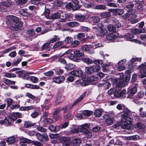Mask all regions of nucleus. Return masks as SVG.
I'll return each instance as SVG.
<instances>
[{
	"label": "nucleus",
	"mask_w": 146,
	"mask_h": 146,
	"mask_svg": "<svg viewBox=\"0 0 146 146\" xmlns=\"http://www.w3.org/2000/svg\"><path fill=\"white\" fill-rule=\"evenodd\" d=\"M134 11L133 9L129 10L127 13L124 14L122 16V18L124 19L128 18L129 21H130L132 24H134L138 21L137 19H136L137 15L134 13Z\"/></svg>",
	"instance_id": "obj_1"
},
{
	"label": "nucleus",
	"mask_w": 146,
	"mask_h": 146,
	"mask_svg": "<svg viewBox=\"0 0 146 146\" xmlns=\"http://www.w3.org/2000/svg\"><path fill=\"white\" fill-rule=\"evenodd\" d=\"M133 71V70L130 69L127 70L125 72V80H123V74H121V77L120 79L117 81V83H118L119 86H125L127 85V82L130 80V78L131 75L130 73H131Z\"/></svg>",
	"instance_id": "obj_2"
},
{
	"label": "nucleus",
	"mask_w": 146,
	"mask_h": 146,
	"mask_svg": "<svg viewBox=\"0 0 146 146\" xmlns=\"http://www.w3.org/2000/svg\"><path fill=\"white\" fill-rule=\"evenodd\" d=\"M7 21L6 23L8 25H12L14 22H16L14 24L16 27L21 26L23 24V23L21 21H18L19 18L13 15L7 16Z\"/></svg>",
	"instance_id": "obj_3"
},
{
	"label": "nucleus",
	"mask_w": 146,
	"mask_h": 146,
	"mask_svg": "<svg viewBox=\"0 0 146 146\" xmlns=\"http://www.w3.org/2000/svg\"><path fill=\"white\" fill-rule=\"evenodd\" d=\"M86 92H84L71 106L67 105L66 106H65L61 109V110L63 111L64 113L69 111L71 110L72 107L76 104L82 100L84 97L86 96Z\"/></svg>",
	"instance_id": "obj_4"
},
{
	"label": "nucleus",
	"mask_w": 146,
	"mask_h": 146,
	"mask_svg": "<svg viewBox=\"0 0 146 146\" xmlns=\"http://www.w3.org/2000/svg\"><path fill=\"white\" fill-rule=\"evenodd\" d=\"M121 89L119 88H114L115 91L114 93L113 98H124L126 97V90H123L120 91Z\"/></svg>",
	"instance_id": "obj_5"
},
{
	"label": "nucleus",
	"mask_w": 146,
	"mask_h": 146,
	"mask_svg": "<svg viewBox=\"0 0 146 146\" xmlns=\"http://www.w3.org/2000/svg\"><path fill=\"white\" fill-rule=\"evenodd\" d=\"M89 127V125L88 124H85L82 125L81 126L80 132L86 134L87 137H90L92 136V132L87 129Z\"/></svg>",
	"instance_id": "obj_6"
},
{
	"label": "nucleus",
	"mask_w": 146,
	"mask_h": 146,
	"mask_svg": "<svg viewBox=\"0 0 146 146\" xmlns=\"http://www.w3.org/2000/svg\"><path fill=\"white\" fill-rule=\"evenodd\" d=\"M137 91V86H135L132 88L128 90L127 94L128 95L127 96V98H133V96L136 93Z\"/></svg>",
	"instance_id": "obj_7"
},
{
	"label": "nucleus",
	"mask_w": 146,
	"mask_h": 146,
	"mask_svg": "<svg viewBox=\"0 0 146 146\" xmlns=\"http://www.w3.org/2000/svg\"><path fill=\"white\" fill-rule=\"evenodd\" d=\"M144 95V92L141 91L137 92V94L133 98V101L136 104L139 103V100L142 98Z\"/></svg>",
	"instance_id": "obj_8"
},
{
	"label": "nucleus",
	"mask_w": 146,
	"mask_h": 146,
	"mask_svg": "<svg viewBox=\"0 0 146 146\" xmlns=\"http://www.w3.org/2000/svg\"><path fill=\"white\" fill-rule=\"evenodd\" d=\"M139 68L141 78L146 77V62L139 66Z\"/></svg>",
	"instance_id": "obj_9"
},
{
	"label": "nucleus",
	"mask_w": 146,
	"mask_h": 146,
	"mask_svg": "<svg viewBox=\"0 0 146 146\" xmlns=\"http://www.w3.org/2000/svg\"><path fill=\"white\" fill-rule=\"evenodd\" d=\"M75 16L78 21L80 22H82L88 18L89 15L88 14L82 15L81 14H78L76 15Z\"/></svg>",
	"instance_id": "obj_10"
},
{
	"label": "nucleus",
	"mask_w": 146,
	"mask_h": 146,
	"mask_svg": "<svg viewBox=\"0 0 146 146\" xmlns=\"http://www.w3.org/2000/svg\"><path fill=\"white\" fill-rule=\"evenodd\" d=\"M36 135L38 139L42 143H44L49 140L48 136L46 135H43L38 133Z\"/></svg>",
	"instance_id": "obj_11"
},
{
	"label": "nucleus",
	"mask_w": 146,
	"mask_h": 146,
	"mask_svg": "<svg viewBox=\"0 0 146 146\" xmlns=\"http://www.w3.org/2000/svg\"><path fill=\"white\" fill-rule=\"evenodd\" d=\"M36 135L38 139L42 143H44L49 140L48 136L46 135H43L38 133Z\"/></svg>",
	"instance_id": "obj_12"
},
{
	"label": "nucleus",
	"mask_w": 146,
	"mask_h": 146,
	"mask_svg": "<svg viewBox=\"0 0 146 146\" xmlns=\"http://www.w3.org/2000/svg\"><path fill=\"white\" fill-rule=\"evenodd\" d=\"M118 36V34L117 33H112L108 34L106 36L107 40L111 41L115 40Z\"/></svg>",
	"instance_id": "obj_13"
},
{
	"label": "nucleus",
	"mask_w": 146,
	"mask_h": 146,
	"mask_svg": "<svg viewBox=\"0 0 146 146\" xmlns=\"http://www.w3.org/2000/svg\"><path fill=\"white\" fill-rule=\"evenodd\" d=\"M125 38L127 40H129L130 41H134L136 43H140L141 42L140 41L138 40H137L135 39H132L133 38V34L131 33H127L125 35Z\"/></svg>",
	"instance_id": "obj_14"
},
{
	"label": "nucleus",
	"mask_w": 146,
	"mask_h": 146,
	"mask_svg": "<svg viewBox=\"0 0 146 146\" xmlns=\"http://www.w3.org/2000/svg\"><path fill=\"white\" fill-rule=\"evenodd\" d=\"M70 75L75 77L81 76L83 74V72L81 70H74L70 73Z\"/></svg>",
	"instance_id": "obj_15"
},
{
	"label": "nucleus",
	"mask_w": 146,
	"mask_h": 146,
	"mask_svg": "<svg viewBox=\"0 0 146 146\" xmlns=\"http://www.w3.org/2000/svg\"><path fill=\"white\" fill-rule=\"evenodd\" d=\"M82 83V86H85L88 85L90 82V77L87 76H83L81 79Z\"/></svg>",
	"instance_id": "obj_16"
},
{
	"label": "nucleus",
	"mask_w": 146,
	"mask_h": 146,
	"mask_svg": "<svg viewBox=\"0 0 146 146\" xmlns=\"http://www.w3.org/2000/svg\"><path fill=\"white\" fill-rule=\"evenodd\" d=\"M65 80L64 76H60L54 78L53 79V81L55 83L60 84L63 82Z\"/></svg>",
	"instance_id": "obj_17"
},
{
	"label": "nucleus",
	"mask_w": 146,
	"mask_h": 146,
	"mask_svg": "<svg viewBox=\"0 0 146 146\" xmlns=\"http://www.w3.org/2000/svg\"><path fill=\"white\" fill-rule=\"evenodd\" d=\"M131 111L127 108H124L123 110V113L121 115V117L123 118L129 116L131 114Z\"/></svg>",
	"instance_id": "obj_18"
},
{
	"label": "nucleus",
	"mask_w": 146,
	"mask_h": 146,
	"mask_svg": "<svg viewBox=\"0 0 146 146\" xmlns=\"http://www.w3.org/2000/svg\"><path fill=\"white\" fill-rule=\"evenodd\" d=\"M108 32L106 28H103L101 26V29L98 32V35L100 36H104Z\"/></svg>",
	"instance_id": "obj_19"
},
{
	"label": "nucleus",
	"mask_w": 146,
	"mask_h": 146,
	"mask_svg": "<svg viewBox=\"0 0 146 146\" xmlns=\"http://www.w3.org/2000/svg\"><path fill=\"white\" fill-rule=\"evenodd\" d=\"M66 25L68 26L71 27H75L78 26L79 23L78 22L75 21H72L67 23Z\"/></svg>",
	"instance_id": "obj_20"
},
{
	"label": "nucleus",
	"mask_w": 146,
	"mask_h": 146,
	"mask_svg": "<svg viewBox=\"0 0 146 146\" xmlns=\"http://www.w3.org/2000/svg\"><path fill=\"white\" fill-rule=\"evenodd\" d=\"M74 54L76 58L82 57L84 54L83 52L80 50H76L74 51Z\"/></svg>",
	"instance_id": "obj_21"
},
{
	"label": "nucleus",
	"mask_w": 146,
	"mask_h": 146,
	"mask_svg": "<svg viewBox=\"0 0 146 146\" xmlns=\"http://www.w3.org/2000/svg\"><path fill=\"white\" fill-rule=\"evenodd\" d=\"M101 26H102L101 24H99L97 25L93 26V31L96 33L97 35H98V32L100 29H101Z\"/></svg>",
	"instance_id": "obj_22"
},
{
	"label": "nucleus",
	"mask_w": 146,
	"mask_h": 146,
	"mask_svg": "<svg viewBox=\"0 0 146 146\" xmlns=\"http://www.w3.org/2000/svg\"><path fill=\"white\" fill-rule=\"evenodd\" d=\"M24 125L26 128L35 127L36 124L32 123L31 122L29 121H26L25 122Z\"/></svg>",
	"instance_id": "obj_23"
},
{
	"label": "nucleus",
	"mask_w": 146,
	"mask_h": 146,
	"mask_svg": "<svg viewBox=\"0 0 146 146\" xmlns=\"http://www.w3.org/2000/svg\"><path fill=\"white\" fill-rule=\"evenodd\" d=\"M85 35L84 33H80L78 34L77 37L79 40L80 41H84L85 40Z\"/></svg>",
	"instance_id": "obj_24"
},
{
	"label": "nucleus",
	"mask_w": 146,
	"mask_h": 146,
	"mask_svg": "<svg viewBox=\"0 0 146 146\" xmlns=\"http://www.w3.org/2000/svg\"><path fill=\"white\" fill-rule=\"evenodd\" d=\"M22 57L21 56H17L14 59L13 64L14 65H17L19 64L22 60Z\"/></svg>",
	"instance_id": "obj_25"
},
{
	"label": "nucleus",
	"mask_w": 146,
	"mask_h": 146,
	"mask_svg": "<svg viewBox=\"0 0 146 146\" xmlns=\"http://www.w3.org/2000/svg\"><path fill=\"white\" fill-rule=\"evenodd\" d=\"M61 17L60 14L58 12H56L53 14L50 17V19H56L60 18Z\"/></svg>",
	"instance_id": "obj_26"
},
{
	"label": "nucleus",
	"mask_w": 146,
	"mask_h": 146,
	"mask_svg": "<svg viewBox=\"0 0 146 146\" xmlns=\"http://www.w3.org/2000/svg\"><path fill=\"white\" fill-rule=\"evenodd\" d=\"M49 43L46 42L42 46L41 50H45L46 51H49L50 49V46H49Z\"/></svg>",
	"instance_id": "obj_27"
},
{
	"label": "nucleus",
	"mask_w": 146,
	"mask_h": 146,
	"mask_svg": "<svg viewBox=\"0 0 146 146\" xmlns=\"http://www.w3.org/2000/svg\"><path fill=\"white\" fill-rule=\"evenodd\" d=\"M27 33L29 38H30V40H32L33 38L32 36L35 33V31L31 29L27 31Z\"/></svg>",
	"instance_id": "obj_28"
},
{
	"label": "nucleus",
	"mask_w": 146,
	"mask_h": 146,
	"mask_svg": "<svg viewBox=\"0 0 146 146\" xmlns=\"http://www.w3.org/2000/svg\"><path fill=\"white\" fill-rule=\"evenodd\" d=\"M60 40V38L59 37L57 36L54 35L53 37L50 39L48 41L49 44L53 43L56 41H58Z\"/></svg>",
	"instance_id": "obj_29"
},
{
	"label": "nucleus",
	"mask_w": 146,
	"mask_h": 146,
	"mask_svg": "<svg viewBox=\"0 0 146 146\" xmlns=\"http://www.w3.org/2000/svg\"><path fill=\"white\" fill-rule=\"evenodd\" d=\"M34 107L33 106L21 107L20 108V110L22 111H29L30 110H33L34 109Z\"/></svg>",
	"instance_id": "obj_30"
},
{
	"label": "nucleus",
	"mask_w": 146,
	"mask_h": 146,
	"mask_svg": "<svg viewBox=\"0 0 146 146\" xmlns=\"http://www.w3.org/2000/svg\"><path fill=\"white\" fill-rule=\"evenodd\" d=\"M81 143V141L80 139L76 138L72 140V144L74 146H77L79 145Z\"/></svg>",
	"instance_id": "obj_31"
},
{
	"label": "nucleus",
	"mask_w": 146,
	"mask_h": 146,
	"mask_svg": "<svg viewBox=\"0 0 146 146\" xmlns=\"http://www.w3.org/2000/svg\"><path fill=\"white\" fill-rule=\"evenodd\" d=\"M85 8L90 9H95V6L94 4L93 3H85L84 5Z\"/></svg>",
	"instance_id": "obj_32"
},
{
	"label": "nucleus",
	"mask_w": 146,
	"mask_h": 146,
	"mask_svg": "<svg viewBox=\"0 0 146 146\" xmlns=\"http://www.w3.org/2000/svg\"><path fill=\"white\" fill-rule=\"evenodd\" d=\"M102 115V111L101 109H97L95 110L94 115L97 117H100Z\"/></svg>",
	"instance_id": "obj_33"
},
{
	"label": "nucleus",
	"mask_w": 146,
	"mask_h": 146,
	"mask_svg": "<svg viewBox=\"0 0 146 146\" xmlns=\"http://www.w3.org/2000/svg\"><path fill=\"white\" fill-rule=\"evenodd\" d=\"M82 48L83 50L88 51H89L92 47L91 45H84L82 46Z\"/></svg>",
	"instance_id": "obj_34"
},
{
	"label": "nucleus",
	"mask_w": 146,
	"mask_h": 146,
	"mask_svg": "<svg viewBox=\"0 0 146 146\" xmlns=\"http://www.w3.org/2000/svg\"><path fill=\"white\" fill-rule=\"evenodd\" d=\"M107 28L108 30L110 31H111L113 33H115L116 31V28L113 25L111 24L108 25L107 26Z\"/></svg>",
	"instance_id": "obj_35"
},
{
	"label": "nucleus",
	"mask_w": 146,
	"mask_h": 146,
	"mask_svg": "<svg viewBox=\"0 0 146 146\" xmlns=\"http://www.w3.org/2000/svg\"><path fill=\"white\" fill-rule=\"evenodd\" d=\"M114 118L113 117H108L106 119L105 121L108 125H111L113 123Z\"/></svg>",
	"instance_id": "obj_36"
},
{
	"label": "nucleus",
	"mask_w": 146,
	"mask_h": 146,
	"mask_svg": "<svg viewBox=\"0 0 146 146\" xmlns=\"http://www.w3.org/2000/svg\"><path fill=\"white\" fill-rule=\"evenodd\" d=\"M64 43V41H60L56 43L54 45L53 48L54 49L59 47L61 45Z\"/></svg>",
	"instance_id": "obj_37"
},
{
	"label": "nucleus",
	"mask_w": 146,
	"mask_h": 146,
	"mask_svg": "<svg viewBox=\"0 0 146 146\" xmlns=\"http://www.w3.org/2000/svg\"><path fill=\"white\" fill-rule=\"evenodd\" d=\"M85 70L86 73L88 74H91L94 72L92 66L86 67Z\"/></svg>",
	"instance_id": "obj_38"
},
{
	"label": "nucleus",
	"mask_w": 146,
	"mask_h": 146,
	"mask_svg": "<svg viewBox=\"0 0 146 146\" xmlns=\"http://www.w3.org/2000/svg\"><path fill=\"white\" fill-rule=\"evenodd\" d=\"M82 60L84 62L88 64H92L93 63L92 59L90 58H83Z\"/></svg>",
	"instance_id": "obj_39"
},
{
	"label": "nucleus",
	"mask_w": 146,
	"mask_h": 146,
	"mask_svg": "<svg viewBox=\"0 0 146 146\" xmlns=\"http://www.w3.org/2000/svg\"><path fill=\"white\" fill-rule=\"evenodd\" d=\"M15 139L13 137H11L8 138L7 140V142L9 144L13 143L15 142Z\"/></svg>",
	"instance_id": "obj_40"
},
{
	"label": "nucleus",
	"mask_w": 146,
	"mask_h": 146,
	"mask_svg": "<svg viewBox=\"0 0 146 146\" xmlns=\"http://www.w3.org/2000/svg\"><path fill=\"white\" fill-rule=\"evenodd\" d=\"M95 9L98 10H105L106 7L104 5H98L95 6Z\"/></svg>",
	"instance_id": "obj_41"
},
{
	"label": "nucleus",
	"mask_w": 146,
	"mask_h": 146,
	"mask_svg": "<svg viewBox=\"0 0 146 146\" xmlns=\"http://www.w3.org/2000/svg\"><path fill=\"white\" fill-rule=\"evenodd\" d=\"M121 127L123 129H128L130 128V125L128 124V123L125 122L124 123H122Z\"/></svg>",
	"instance_id": "obj_42"
},
{
	"label": "nucleus",
	"mask_w": 146,
	"mask_h": 146,
	"mask_svg": "<svg viewBox=\"0 0 146 146\" xmlns=\"http://www.w3.org/2000/svg\"><path fill=\"white\" fill-rule=\"evenodd\" d=\"M111 15L110 13L108 12L102 13L101 14V17L104 18L110 17L111 16Z\"/></svg>",
	"instance_id": "obj_43"
},
{
	"label": "nucleus",
	"mask_w": 146,
	"mask_h": 146,
	"mask_svg": "<svg viewBox=\"0 0 146 146\" xmlns=\"http://www.w3.org/2000/svg\"><path fill=\"white\" fill-rule=\"evenodd\" d=\"M141 58H133L130 60V62L131 63L133 64L137 61L141 62Z\"/></svg>",
	"instance_id": "obj_44"
},
{
	"label": "nucleus",
	"mask_w": 146,
	"mask_h": 146,
	"mask_svg": "<svg viewBox=\"0 0 146 146\" xmlns=\"http://www.w3.org/2000/svg\"><path fill=\"white\" fill-rule=\"evenodd\" d=\"M92 111L88 110H84L82 112L83 115L86 116H90L92 115Z\"/></svg>",
	"instance_id": "obj_45"
},
{
	"label": "nucleus",
	"mask_w": 146,
	"mask_h": 146,
	"mask_svg": "<svg viewBox=\"0 0 146 146\" xmlns=\"http://www.w3.org/2000/svg\"><path fill=\"white\" fill-rule=\"evenodd\" d=\"M136 126L140 129H143L145 127V125L140 122L137 123L136 124Z\"/></svg>",
	"instance_id": "obj_46"
},
{
	"label": "nucleus",
	"mask_w": 146,
	"mask_h": 146,
	"mask_svg": "<svg viewBox=\"0 0 146 146\" xmlns=\"http://www.w3.org/2000/svg\"><path fill=\"white\" fill-rule=\"evenodd\" d=\"M91 19L92 21L95 23H97L100 21V18L98 16H92Z\"/></svg>",
	"instance_id": "obj_47"
},
{
	"label": "nucleus",
	"mask_w": 146,
	"mask_h": 146,
	"mask_svg": "<svg viewBox=\"0 0 146 146\" xmlns=\"http://www.w3.org/2000/svg\"><path fill=\"white\" fill-rule=\"evenodd\" d=\"M93 72H98L100 69V66L97 65H94L92 66Z\"/></svg>",
	"instance_id": "obj_48"
},
{
	"label": "nucleus",
	"mask_w": 146,
	"mask_h": 146,
	"mask_svg": "<svg viewBox=\"0 0 146 146\" xmlns=\"http://www.w3.org/2000/svg\"><path fill=\"white\" fill-rule=\"evenodd\" d=\"M32 141L26 138H22L20 139V142L23 143H32Z\"/></svg>",
	"instance_id": "obj_49"
},
{
	"label": "nucleus",
	"mask_w": 146,
	"mask_h": 146,
	"mask_svg": "<svg viewBox=\"0 0 146 146\" xmlns=\"http://www.w3.org/2000/svg\"><path fill=\"white\" fill-rule=\"evenodd\" d=\"M16 1V3L19 5H22L26 3L27 1V0H15Z\"/></svg>",
	"instance_id": "obj_50"
},
{
	"label": "nucleus",
	"mask_w": 146,
	"mask_h": 146,
	"mask_svg": "<svg viewBox=\"0 0 146 146\" xmlns=\"http://www.w3.org/2000/svg\"><path fill=\"white\" fill-rule=\"evenodd\" d=\"M4 82L5 84L8 85L15 84V82L14 81L10 80L7 79H4Z\"/></svg>",
	"instance_id": "obj_51"
},
{
	"label": "nucleus",
	"mask_w": 146,
	"mask_h": 146,
	"mask_svg": "<svg viewBox=\"0 0 146 146\" xmlns=\"http://www.w3.org/2000/svg\"><path fill=\"white\" fill-rule=\"evenodd\" d=\"M33 74L34 73L33 72H27L26 73V74H24V76H23L22 78L24 79L27 80L30 78L28 74Z\"/></svg>",
	"instance_id": "obj_52"
},
{
	"label": "nucleus",
	"mask_w": 146,
	"mask_h": 146,
	"mask_svg": "<svg viewBox=\"0 0 146 146\" xmlns=\"http://www.w3.org/2000/svg\"><path fill=\"white\" fill-rule=\"evenodd\" d=\"M50 13V11L48 9H46L44 12V14L45 15V16L47 19H50V17L49 15Z\"/></svg>",
	"instance_id": "obj_53"
},
{
	"label": "nucleus",
	"mask_w": 146,
	"mask_h": 146,
	"mask_svg": "<svg viewBox=\"0 0 146 146\" xmlns=\"http://www.w3.org/2000/svg\"><path fill=\"white\" fill-rule=\"evenodd\" d=\"M80 43V42L77 40H74L70 44L72 47H75L77 46Z\"/></svg>",
	"instance_id": "obj_54"
},
{
	"label": "nucleus",
	"mask_w": 146,
	"mask_h": 146,
	"mask_svg": "<svg viewBox=\"0 0 146 146\" xmlns=\"http://www.w3.org/2000/svg\"><path fill=\"white\" fill-rule=\"evenodd\" d=\"M73 41V38L70 37H66L64 39V41L67 43H69Z\"/></svg>",
	"instance_id": "obj_55"
},
{
	"label": "nucleus",
	"mask_w": 146,
	"mask_h": 146,
	"mask_svg": "<svg viewBox=\"0 0 146 146\" xmlns=\"http://www.w3.org/2000/svg\"><path fill=\"white\" fill-rule=\"evenodd\" d=\"M5 76L8 78H15L16 76V75L14 74L6 73L5 74Z\"/></svg>",
	"instance_id": "obj_56"
},
{
	"label": "nucleus",
	"mask_w": 146,
	"mask_h": 146,
	"mask_svg": "<svg viewBox=\"0 0 146 146\" xmlns=\"http://www.w3.org/2000/svg\"><path fill=\"white\" fill-rule=\"evenodd\" d=\"M72 6V10L74 11L76 10L80 9V6L79 4L77 5L75 4H73Z\"/></svg>",
	"instance_id": "obj_57"
},
{
	"label": "nucleus",
	"mask_w": 146,
	"mask_h": 146,
	"mask_svg": "<svg viewBox=\"0 0 146 146\" xmlns=\"http://www.w3.org/2000/svg\"><path fill=\"white\" fill-rule=\"evenodd\" d=\"M74 65L73 64H69L66 65L65 67V68L67 70H68L69 69H72L74 68Z\"/></svg>",
	"instance_id": "obj_58"
},
{
	"label": "nucleus",
	"mask_w": 146,
	"mask_h": 146,
	"mask_svg": "<svg viewBox=\"0 0 146 146\" xmlns=\"http://www.w3.org/2000/svg\"><path fill=\"white\" fill-rule=\"evenodd\" d=\"M53 122V120L50 118L46 119L44 121V123L46 125L51 124Z\"/></svg>",
	"instance_id": "obj_59"
},
{
	"label": "nucleus",
	"mask_w": 146,
	"mask_h": 146,
	"mask_svg": "<svg viewBox=\"0 0 146 146\" xmlns=\"http://www.w3.org/2000/svg\"><path fill=\"white\" fill-rule=\"evenodd\" d=\"M67 56L68 58L72 60L75 59V55L69 52Z\"/></svg>",
	"instance_id": "obj_60"
},
{
	"label": "nucleus",
	"mask_w": 146,
	"mask_h": 146,
	"mask_svg": "<svg viewBox=\"0 0 146 146\" xmlns=\"http://www.w3.org/2000/svg\"><path fill=\"white\" fill-rule=\"evenodd\" d=\"M125 119V122L128 123V124L130 125L131 123V122L132 120V119L128 117H127L126 118H123Z\"/></svg>",
	"instance_id": "obj_61"
},
{
	"label": "nucleus",
	"mask_w": 146,
	"mask_h": 146,
	"mask_svg": "<svg viewBox=\"0 0 146 146\" xmlns=\"http://www.w3.org/2000/svg\"><path fill=\"white\" fill-rule=\"evenodd\" d=\"M16 73L18 74L19 77L22 78L24 76L25 72L23 70H19L16 72Z\"/></svg>",
	"instance_id": "obj_62"
},
{
	"label": "nucleus",
	"mask_w": 146,
	"mask_h": 146,
	"mask_svg": "<svg viewBox=\"0 0 146 146\" xmlns=\"http://www.w3.org/2000/svg\"><path fill=\"white\" fill-rule=\"evenodd\" d=\"M98 78L96 76H92L90 77V82L95 81H97L98 80Z\"/></svg>",
	"instance_id": "obj_63"
},
{
	"label": "nucleus",
	"mask_w": 146,
	"mask_h": 146,
	"mask_svg": "<svg viewBox=\"0 0 146 146\" xmlns=\"http://www.w3.org/2000/svg\"><path fill=\"white\" fill-rule=\"evenodd\" d=\"M36 129L39 131L42 132H45L46 131V129L41 126H38L36 127Z\"/></svg>",
	"instance_id": "obj_64"
}]
</instances>
